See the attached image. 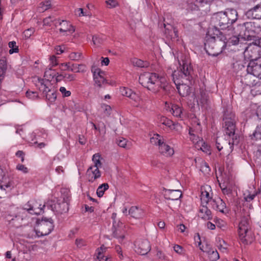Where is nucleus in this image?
Segmentation results:
<instances>
[{
    "label": "nucleus",
    "instance_id": "f257e3e1",
    "mask_svg": "<svg viewBox=\"0 0 261 261\" xmlns=\"http://www.w3.org/2000/svg\"><path fill=\"white\" fill-rule=\"evenodd\" d=\"M139 83L154 93H156L160 88L165 91L169 88L165 77L159 76L156 73L145 72L141 74L139 77Z\"/></svg>",
    "mask_w": 261,
    "mask_h": 261
},
{
    "label": "nucleus",
    "instance_id": "f03ea898",
    "mask_svg": "<svg viewBox=\"0 0 261 261\" xmlns=\"http://www.w3.org/2000/svg\"><path fill=\"white\" fill-rule=\"evenodd\" d=\"M223 121L224 123V132L225 135L231 138L229 140L228 144L232 150L233 146L239 143V139L238 135L236 134V117L234 114L232 112L230 108H226L223 112Z\"/></svg>",
    "mask_w": 261,
    "mask_h": 261
},
{
    "label": "nucleus",
    "instance_id": "7ed1b4c3",
    "mask_svg": "<svg viewBox=\"0 0 261 261\" xmlns=\"http://www.w3.org/2000/svg\"><path fill=\"white\" fill-rule=\"evenodd\" d=\"M238 19V12L235 9H227L224 12H219L215 13L212 18V21L221 29H226Z\"/></svg>",
    "mask_w": 261,
    "mask_h": 261
},
{
    "label": "nucleus",
    "instance_id": "20e7f679",
    "mask_svg": "<svg viewBox=\"0 0 261 261\" xmlns=\"http://www.w3.org/2000/svg\"><path fill=\"white\" fill-rule=\"evenodd\" d=\"M206 42L204 43V48L209 55L217 56L222 53L223 49L226 46L225 38L224 36H211L209 34L206 36Z\"/></svg>",
    "mask_w": 261,
    "mask_h": 261
},
{
    "label": "nucleus",
    "instance_id": "39448f33",
    "mask_svg": "<svg viewBox=\"0 0 261 261\" xmlns=\"http://www.w3.org/2000/svg\"><path fill=\"white\" fill-rule=\"evenodd\" d=\"M23 212V210H21L19 208H16L14 211L11 212L7 215L6 218L12 226L18 227L21 225L22 221L24 217Z\"/></svg>",
    "mask_w": 261,
    "mask_h": 261
},
{
    "label": "nucleus",
    "instance_id": "423d86ee",
    "mask_svg": "<svg viewBox=\"0 0 261 261\" xmlns=\"http://www.w3.org/2000/svg\"><path fill=\"white\" fill-rule=\"evenodd\" d=\"M176 73V70L173 71L170 69L168 70V73L171 74L172 76L173 80L176 85L179 94L183 97L187 96L190 93V88L187 84L180 82L179 80L177 77Z\"/></svg>",
    "mask_w": 261,
    "mask_h": 261
},
{
    "label": "nucleus",
    "instance_id": "0eeeda50",
    "mask_svg": "<svg viewBox=\"0 0 261 261\" xmlns=\"http://www.w3.org/2000/svg\"><path fill=\"white\" fill-rule=\"evenodd\" d=\"M244 48L245 57L252 58L256 55H261V38L255 42L248 44Z\"/></svg>",
    "mask_w": 261,
    "mask_h": 261
},
{
    "label": "nucleus",
    "instance_id": "6e6552de",
    "mask_svg": "<svg viewBox=\"0 0 261 261\" xmlns=\"http://www.w3.org/2000/svg\"><path fill=\"white\" fill-rule=\"evenodd\" d=\"M247 73L261 79V58L260 57L252 59L247 67Z\"/></svg>",
    "mask_w": 261,
    "mask_h": 261
},
{
    "label": "nucleus",
    "instance_id": "1a4fd4ad",
    "mask_svg": "<svg viewBox=\"0 0 261 261\" xmlns=\"http://www.w3.org/2000/svg\"><path fill=\"white\" fill-rule=\"evenodd\" d=\"M36 233L38 237L48 235L54 228L52 219H42L38 224Z\"/></svg>",
    "mask_w": 261,
    "mask_h": 261
},
{
    "label": "nucleus",
    "instance_id": "9d476101",
    "mask_svg": "<svg viewBox=\"0 0 261 261\" xmlns=\"http://www.w3.org/2000/svg\"><path fill=\"white\" fill-rule=\"evenodd\" d=\"M182 64L179 62L181 66L180 74L179 75L181 78H185L187 81H190L192 79V75L193 72V68L191 66L188 58L185 57L181 60Z\"/></svg>",
    "mask_w": 261,
    "mask_h": 261
},
{
    "label": "nucleus",
    "instance_id": "9b49d317",
    "mask_svg": "<svg viewBox=\"0 0 261 261\" xmlns=\"http://www.w3.org/2000/svg\"><path fill=\"white\" fill-rule=\"evenodd\" d=\"M250 228L249 216L242 217L239 226V234L241 242L244 244H247L248 241L246 237V234Z\"/></svg>",
    "mask_w": 261,
    "mask_h": 261
},
{
    "label": "nucleus",
    "instance_id": "f8f14e48",
    "mask_svg": "<svg viewBox=\"0 0 261 261\" xmlns=\"http://www.w3.org/2000/svg\"><path fill=\"white\" fill-rule=\"evenodd\" d=\"M44 207L45 205L41 207V204L38 205L36 201H29L24 205L23 208L20 210H23V216L25 215V210L32 215H40L42 213L43 208Z\"/></svg>",
    "mask_w": 261,
    "mask_h": 261
},
{
    "label": "nucleus",
    "instance_id": "ddd939ff",
    "mask_svg": "<svg viewBox=\"0 0 261 261\" xmlns=\"http://www.w3.org/2000/svg\"><path fill=\"white\" fill-rule=\"evenodd\" d=\"M91 70L93 72L94 85L102 88V85L107 83V80L104 77V72L99 68L94 70L92 68Z\"/></svg>",
    "mask_w": 261,
    "mask_h": 261
},
{
    "label": "nucleus",
    "instance_id": "4468645a",
    "mask_svg": "<svg viewBox=\"0 0 261 261\" xmlns=\"http://www.w3.org/2000/svg\"><path fill=\"white\" fill-rule=\"evenodd\" d=\"M162 194L166 199L172 201L178 200L182 196L180 190H171L166 188H163Z\"/></svg>",
    "mask_w": 261,
    "mask_h": 261
},
{
    "label": "nucleus",
    "instance_id": "2eb2a0df",
    "mask_svg": "<svg viewBox=\"0 0 261 261\" xmlns=\"http://www.w3.org/2000/svg\"><path fill=\"white\" fill-rule=\"evenodd\" d=\"M149 242L146 240L138 241L135 244V251L141 255L146 254L150 250Z\"/></svg>",
    "mask_w": 261,
    "mask_h": 261
},
{
    "label": "nucleus",
    "instance_id": "dca6fc26",
    "mask_svg": "<svg viewBox=\"0 0 261 261\" xmlns=\"http://www.w3.org/2000/svg\"><path fill=\"white\" fill-rule=\"evenodd\" d=\"M115 223V222L113 223V235L114 237L118 239L120 243H121L125 238V231L124 229V225L121 223L116 226Z\"/></svg>",
    "mask_w": 261,
    "mask_h": 261
},
{
    "label": "nucleus",
    "instance_id": "f3484780",
    "mask_svg": "<svg viewBox=\"0 0 261 261\" xmlns=\"http://www.w3.org/2000/svg\"><path fill=\"white\" fill-rule=\"evenodd\" d=\"M60 66H65L66 68L63 70H70L71 71H74L75 72H84L86 71V67L83 64H72L70 65L69 63H65L61 64Z\"/></svg>",
    "mask_w": 261,
    "mask_h": 261
},
{
    "label": "nucleus",
    "instance_id": "a211bd4d",
    "mask_svg": "<svg viewBox=\"0 0 261 261\" xmlns=\"http://www.w3.org/2000/svg\"><path fill=\"white\" fill-rule=\"evenodd\" d=\"M210 203L214 210L223 213H224V210L226 207L225 203L220 198L218 197L211 199Z\"/></svg>",
    "mask_w": 261,
    "mask_h": 261
},
{
    "label": "nucleus",
    "instance_id": "6ab92c4d",
    "mask_svg": "<svg viewBox=\"0 0 261 261\" xmlns=\"http://www.w3.org/2000/svg\"><path fill=\"white\" fill-rule=\"evenodd\" d=\"M87 173L88 181L90 182H93L101 176L99 168L97 167H90L87 170Z\"/></svg>",
    "mask_w": 261,
    "mask_h": 261
},
{
    "label": "nucleus",
    "instance_id": "aec40b11",
    "mask_svg": "<svg viewBox=\"0 0 261 261\" xmlns=\"http://www.w3.org/2000/svg\"><path fill=\"white\" fill-rule=\"evenodd\" d=\"M11 186L8 176L4 174V171L0 168V192L4 193L5 188H9Z\"/></svg>",
    "mask_w": 261,
    "mask_h": 261
},
{
    "label": "nucleus",
    "instance_id": "412c9836",
    "mask_svg": "<svg viewBox=\"0 0 261 261\" xmlns=\"http://www.w3.org/2000/svg\"><path fill=\"white\" fill-rule=\"evenodd\" d=\"M159 150L161 154L166 156H170L174 153L173 149L166 143L165 140L159 146Z\"/></svg>",
    "mask_w": 261,
    "mask_h": 261
},
{
    "label": "nucleus",
    "instance_id": "4be33fe9",
    "mask_svg": "<svg viewBox=\"0 0 261 261\" xmlns=\"http://www.w3.org/2000/svg\"><path fill=\"white\" fill-rule=\"evenodd\" d=\"M165 28V33L167 37L170 39H175L178 37V31L176 28L170 24L166 25L164 24Z\"/></svg>",
    "mask_w": 261,
    "mask_h": 261
},
{
    "label": "nucleus",
    "instance_id": "5701e85b",
    "mask_svg": "<svg viewBox=\"0 0 261 261\" xmlns=\"http://www.w3.org/2000/svg\"><path fill=\"white\" fill-rule=\"evenodd\" d=\"M128 213L132 217L136 219L142 218L144 216L143 210L137 206H132L129 210Z\"/></svg>",
    "mask_w": 261,
    "mask_h": 261
},
{
    "label": "nucleus",
    "instance_id": "b1692460",
    "mask_svg": "<svg viewBox=\"0 0 261 261\" xmlns=\"http://www.w3.org/2000/svg\"><path fill=\"white\" fill-rule=\"evenodd\" d=\"M198 216L205 220H210L212 218L211 211L204 204H201Z\"/></svg>",
    "mask_w": 261,
    "mask_h": 261
},
{
    "label": "nucleus",
    "instance_id": "393cba45",
    "mask_svg": "<svg viewBox=\"0 0 261 261\" xmlns=\"http://www.w3.org/2000/svg\"><path fill=\"white\" fill-rule=\"evenodd\" d=\"M55 208L56 211L59 213H66L68 211L69 206L67 201L63 198V201L61 202H58L55 204Z\"/></svg>",
    "mask_w": 261,
    "mask_h": 261
},
{
    "label": "nucleus",
    "instance_id": "a878e982",
    "mask_svg": "<svg viewBox=\"0 0 261 261\" xmlns=\"http://www.w3.org/2000/svg\"><path fill=\"white\" fill-rule=\"evenodd\" d=\"M200 249L207 253L208 257L211 261H216L219 258V254L217 251L211 248L208 245L206 246L205 250H203L202 248H200Z\"/></svg>",
    "mask_w": 261,
    "mask_h": 261
},
{
    "label": "nucleus",
    "instance_id": "bb28decb",
    "mask_svg": "<svg viewBox=\"0 0 261 261\" xmlns=\"http://www.w3.org/2000/svg\"><path fill=\"white\" fill-rule=\"evenodd\" d=\"M59 25H61V28L59 29L60 32H70L71 33L74 32L73 27L67 21L62 20L60 21L58 20Z\"/></svg>",
    "mask_w": 261,
    "mask_h": 261
},
{
    "label": "nucleus",
    "instance_id": "cd10ccee",
    "mask_svg": "<svg viewBox=\"0 0 261 261\" xmlns=\"http://www.w3.org/2000/svg\"><path fill=\"white\" fill-rule=\"evenodd\" d=\"M161 121L163 125L167 126L171 129H176L178 130V128L180 127V126L178 123H174L172 120L165 117H163L161 119Z\"/></svg>",
    "mask_w": 261,
    "mask_h": 261
},
{
    "label": "nucleus",
    "instance_id": "c85d7f7f",
    "mask_svg": "<svg viewBox=\"0 0 261 261\" xmlns=\"http://www.w3.org/2000/svg\"><path fill=\"white\" fill-rule=\"evenodd\" d=\"M169 111L173 115V116L177 117H181L182 109L177 105H171V107L168 106Z\"/></svg>",
    "mask_w": 261,
    "mask_h": 261
},
{
    "label": "nucleus",
    "instance_id": "c756f323",
    "mask_svg": "<svg viewBox=\"0 0 261 261\" xmlns=\"http://www.w3.org/2000/svg\"><path fill=\"white\" fill-rule=\"evenodd\" d=\"M165 139L163 137L159 134H154L153 136L150 138V142L154 145H158L159 146L161 143H163Z\"/></svg>",
    "mask_w": 261,
    "mask_h": 261
},
{
    "label": "nucleus",
    "instance_id": "7c9ffc66",
    "mask_svg": "<svg viewBox=\"0 0 261 261\" xmlns=\"http://www.w3.org/2000/svg\"><path fill=\"white\" fill-rule=\"evenodd\" d=\"M7 69L6 62L5 60H0V83L4 79Z\"/></svg>",
    "mask_w": 261,
    "mask_h": 261
},
{
    "label": "nucleus",
    "instance_id": "2f4dec72",
    "mask_svg": "<svg viewBox=\"0 0 261 261\" xmlns=\"http://www.w3.org/2000/svg\"><path fill=\"white\" fill-rule=\"evenodd\" d=\"M132 63L134 66L138 67H147L149 66V63L146 61H143L140 59L135 58L132 60Z\"/></svg>",
    "mask_w": 261,
    "mask_h": 261
},
{
    "label": "nucleus",
    "instance_id": "473e14b6",
    "mask_svg": "<svg viewBox=\"0 0 261 261\" xmlns=\"http://www.w3.org/2000/svg\"><path fill=\"white\" fill-rule=\"evenodd\" d=\"M109 186L107 183H104L100 185L97 190L96 194L98 197H101L105 192L109 189Z\"/></svg>",
    "mask_w": 261,
    "mask_h": 261
},
{
    "label": "nucleus",
    "instance_id": "72a5a7b5",
    "mask_svg": "<svg viewBox=\"0 0 261 261\" xmlns=\"http://www.w3.org/2000/svg\"><path fill=\"white\" fill-rule=\"evenodd\" d=\"M106 247L102 245L99 248L96 250V259L95 261H101L104 259V252L106 251Z\"/></svg>",
    "mask_w": 261,
    "mask_h": 261
},
{
    "label": "nucleus",
    "instance_id": "f704fd0d",
    "mask_svg": "<svg viewBox=\"0 0 261 261\" xmlns=\"http://www.w3.org/2000/svg\"><path fill=\"white\" fill-rule=\"evenodd\" d=\"M46 98L51 102L55 101L57 98V94L54 90L48 89L47 92L45 94Z\"/></svg>",
    "mask_w": 261,
    "mask_h": 261
},
{
    "label": "nucleus",
    "instance_id": "c9c22d12",
    "mask_svg": "<svg viewBox=\"0 0 261 261\" xmlns=\"http://www.w3.org/2000/svg\"><path fill=\"white\" fill-rule=\"evenodd\" d=\"M57 75V72L51 69V67L46 69L44 72V77L47 79V81H51Z\"/></svg>",
    "mask_w": 261,
    "mask_h": 261
},
{
    "label": "nucleus",
    "instance_id": "e433bc0d",
    "mask_svg": "<svg viewBox=\"0 0 261 261\" xmlns=\"http://www.w3.org/2000/svg\"><path fill=\"white\" fill-rule=\"evenodd\" d=\"M211 199L210 197V194L208 192L206 191H202L201 193V204H206Z\"/></svg>",
    "mask_w": 261,
    "mask_h": 261
},
{
    "label": "nucleus",
    "instance_id": "4c0bfd02",
    "mask_svg": "<svg viewBox=\"0 0 261 261\" xmlns=\"http://www.w3.org/2000/svg\"><path fill=\"white\" fill-rule=\"evenodd\" d=\"M150 101V98L147 95H145L143 98H141L140 102H139L136 105V107L143 108L144 107L146 103L149 102Z\"/></svg>",
    "mask_w": 261,
    "mask_h": 261
},
{
    "label": "nucleus",
    "instance_id": "58836bf2",
    "mask_svg": "<svg viewBox=\"0 0 261 261\" xmlns=\"http://www.w3.org/2000/svg\"><path fill=\"white\" fill-rule=\"evenodd\" d=\"M100 155L99 153H95L93 155L92 161L94 163V167L100 168L102 164L100 161Z\"/></svg>",
    "mask_w": 261,
    "mask_h": 261
},
{
    "label": "nucleus",
    "instance_id": "ea45409f",
    "mask_svg": "<svg viewBox=\"0 0 261 261\" xmlns=\"http://www.w3.org/2000/svg\"><path fill=\"white\" fill-rule=\"evenodd\" d=\"M38 83L40 84V85H38L39 90L44 94L47 92L48 89H50L47 86V83H45L43 80H39Z\"/></svg>",
    "mask_w": 261,
    "mask_h": 261
},
{
    "label": "nucleus",
    "instance_id": "a19ab883",
    "mask_svg": "<svg viewBox=\"0 0 261 261\" xmlns=\"http://www.w3.org/2000/svg\"><path fill=\"white\" fill-rule=\"evenodd\" d=\"M8 45L9 47L11 48L9 51L10 54H12L14 53H17L18 51V46H16V42L14 41H10L9 42Z\"/></svg>",
    "mask_w": 261,
    "mask_h": 261
},
{
    "label": "nucleus",
    "instance_id": "79ce46f5",
    "mask_svg": "<svg viewBox=\"0 0 261 261\" xmlns=\"http://www.w3.org/2000/svg\"><path fill=\"white\" fill-rule=\"evenodd\" d=\"M210 168L208 164L205 162H202L201 164L200 171L204 174H206L210 172Z\"/></svg>",
    "mask_w": 261,
    "mask_h": 261
},
{
    "label": "nucleus",
    "instance_id": "37998d69",
    "mask_svg": "<svg viewBox=\"0 0 261 261\" xmlns=\"http://www.w3.org/2000/svg\"><path fill=\"white\" fill-rule=\"evenodd\" d=\"M199 145H201L200 149L201 150L207 153L210 154V147L207 144H206L205 142H203L202 140L201 142H200Z\"/></svg>",
    "mask_w": 261,
    "mask_h": 261
},
{
    "label": "nucleus",
    "instance_id": "c03bdc74",
    "mask_svg": "<svg viewBox=\"0 0 261 261\" xmlns=\"http://www.w3.org/2000/svg\"><path fill=\"white\" fill-rule=\"evenodd\" d=\"M251 11L256 13V15L261 18V2L252 8Z\"/></svg>",
    "mask_w": 261,
    "mask_h": 261
},
{
    "label": "nucleus",
    "instance_id": "a18cd8bd",
    "mask_svg": "<svg viewBox=\"0 0 261 261\" xmlns=\"http://www.w3.org/2000/svg\"><path fill=\"white\" fill-rule=\"evenodd\" d=\"M253 137L257 139L261 140V124L259 126H257L253 134Z\"/></svg>",
    "mask_w": 261,
    "mask_h": 261
},
{
    "label": "nucleus",
    "instance_id": "49530a36",
    "mask_svg": "<svg viewBox=\"0 0 261 261\" xmlns=\"http://www.w3.org/2000/svg\"><path fill=\"white\" fill-rule=\"evenodd\" d=\"M200 102L203 105V106L207 105L208 101V97L205 92L201 93Z\"/></svg>",
    "mask_w": 261,
    "mask_h": 261
},
{
    "label": "nucleus",
    "instance_id": "de8ad7c7",
    "mask_svg": "<svg viewBox=\"0 0 261 261\" xmlns=\"http://www.w3.org/2000/svg\"><path fill=\"white\" fill-rule=\"evenodd\" d=\"M82 54L80 53H72L69 55V58L71 60L77 61L80 59Z\"/></svg>",
    "mask_w": 261,
    "mask_h": 261
},
{
    "label": "nucleus",
    "instance_id": "09e8293b",
    "mask_svg": "<svg viewBox=\"0 0 261 261\" xmlns=\"http://www.w3.org/2000/svg\"><path fill=\"white\" fill-rule=\"evenodd\" d=\"M92 41L94 45H98L103 42V39L98 36L94 35L92 37Z\"/></svg>",
    "mask_w": 261,
    "mask_h": 261
},
{
    "label": "nucleus",
    "instance_id": "8fccbe9b",
    "mask_svg": "<svg viewBox=\"0 0 261 261\" xmlns=\"http://www.w3.org/2000/svg\"><path fill=\"white\" fill-rule=\"evenodd\" d=\"M120 91L122 95L129 98L133 91L131 89L123 87L121 89Z\"/></svg>",
    "mask_w": 261,
    "mask_h": 261
},
{
    "label": "nucleus",
    "instance_id": "3c124183",
    "mask_svg": "<svg viewBox=\"0 0 261 261\" xmlns=\"http://www.w3.org/2000/svg\"><path fill=\"white\" fill-rule=\"evenodd\" d=\"M244 195L245 201L247 202H250L251 201L254 199V197L257 195V192L253 194L248 193L247 194V193H244Z\"/></svg>",
    "mask_w": 261,
    "mask_h": 261
},
{
    "label": "nucleus",
    "instance_id": "603ef678",
    "mask_svg": "<svg viewBox=\"0 0 261 261\" xmlns=\"http://www.w3.org/2000/svg\"><path fill=\"white\" fill-rule=\"evenodd\" d=\"M126 140L125 139L120 138L116 139V143L121 147L125 148L126 145Z\"/></svg>",
    "mask_w": 261,
    "mask_h": 261
},
{
    "label": "nucleus",
    "instance_id": "864d4df0",
    "mask_svg": "<svg viewBox=\"0 0 261 261\" xmlns=\"http://www.w3.org/2000/svg\"><path fill=\"white\" fill-rule=\"evenodd\" d=\"M129 98L134 100L135 102L137 103V105L140 102V100L141 99V97L137 93L132 91V94L129 97Z\"/></svg>",
    "mask_w": 261,
    "mask_h": 261
},
{
    "label": "nucleus",
    "instance_id": "5fc2aeb1",
    "mask_svg": "<svg viewBox=\"0 0 261 261\" xmlns=\"http://www.w3.org/2000/svg\"><path fill=\"white\" fill-rule=\"evenodd\" d=\"M26 96L29 98L33 99L37 98L38 97V94H37V92H33V91H28L26 92Z\"/></svg>",
    "mask_w": 261,
    "mask_h": 261
},
{
    "label": "nucleus",
    "instance_id": "6e6d98bb",
    "mask_svg": "<svg viewBox=\"0 0 261 261\" xmlns=\"http://www.w3.org/2000/svg\"><path fill=\"white\" fill-rule=\"evenodd\" d=\"M106 3L109 6V8H114L118 5V3L115 0H108Z\"/></svg>",
    "mask_w": 261,
    "mask_h": 261
},
{
    "label": "nucleus",
    "instance_id": "4d7b16f0",
    "mask_svg": "<svg viewBox=\"0 0 261 261\" xmlns=\"http://www.w3.org/2000/svg\"><path fill=\"white\" fill-rule=\"evenodd\" d=\"M60 91L61 92L62 95L65 97L69 96L71 94L70 91L67 90L66 88L64 87H60Z\"/></svg>",
    "mask_w": 261,
    "mask_h": 261
},
{
    "label": "nucleus",
    "instance_id": "13d9d810",
    "mask_svg": "<svg viewBox=\"0 0 261 261\" xmlns=\"http://www.w3.org/2000/svg\"><path fill=\"white\" fill-rule=\"evenodd\" d=\"M16 169L18 170L22 171L24 173L28 172V169L24 165L22 164H18L16 166Z\"/></svg>",
    "mask_w": 261,
    "mask_h": 261
},
{
    "label": "nucleus",
    "instance_id": "bf43d9fd",
    "mask_svg": "<svg viewBox=\"0 0 261 261\" xmlns=\"http://www.w3.org/2000/svg\"><path fill=\"white\" fill-rule=\"evenodd\" d=\"M65 79L66 81L68 82H71L75 80V75L72 74H64Z\"/></svg>",
    "mask_w": 261,
    "mask_h": 261
},
{
    "label": "nucleus",
    "instance_id": "052dcab7",
    "mask_svg": "<svg viewBox=\"0 0 261 261\" xmlns=\"http://www.w3.org/2000/svg\"><path fill=\"white\" fill-rule=\"evenodd\" d=\"M55 49V50L56 51L57 54L60 55L64 52V49H65V47L64 45L57 46Z\"/></svg>",
    "mask_w": 261,
    "mask_h": 261
},
{
    "label": "nucleus",
    "instance_id": "680f3d73",
    "mask_svg": "<svg viewBox=\"0 0 261 261\" xmlns=\"http://www.w3.org/2000/svg\"><path fill=\"white\" fill-rule=\"evenodd\" d=\"M75 244L77 247L81 248L85 245V243L82 239H76L75 241Z\"/></svg>",
    "mask_w": 261,
    "mask_h": 261
},
{
    "label": "nucleus",
    "instance_id": "e2e57ef3",
    "mask_svg": "<svg viewBox=\"0 0 261 261\" xmlns=\"http://www.w3.org/2000/svg\"><path fill=\"white\" fill-rule=\"evenodd\" d=\"M53 21V18L51 16L46 17L43 19V24L45 25H50V23Z\"/></svg>",
    "mask_w": 261,
    "mask_h": 261
},
{
    "label": "nucleus",
    "instance_id": "0e129e2a",
    "mask_svg": "<svg viewBox=\"0 0 261 261\" xmlns=\"http://www.w3.org/2000/svg\"><path fill=\"white\" fill-rule=\"evenodd\" d=\"M156 256L160 259L166 260L167 259V257L160 250L157 251Z\"/></svg>",
    "mask_w": 261,
    "mask_h": 261
},
{
    "label": "nucleus",
    "instance_id": "69168bd1",
    "mask_svg": "<svg viewBox=\"0 0 261 261\" xmlns=\"http://www.w3.org/2000/svg\"><path fill=\"white\" fill-rule=\"evenodd\" d=\"M102 107L104 109V112L106 114L107 116H109L111 114V107L108 105H104Z\"/></svg>",
    "mask_w": 261,
    "mask_h": 261
},
{
    "label": "nucleus",
    "instance_id": "338daca9",
    "mask_svg": "<svg viewBox=\"0 0 261 261\" xmlns=\"http://www.w3.org/2000/svg\"><path fill=\"white\" fill-rule=\"evenodd\" d=\"M34 29H30L24 32V36L26 37H30L34 33Z\"/></svg>",
    "mask_w": 261,
    "mask_h": 261
},
{
    "label": "nucleus",
    "instance_id": "774afa93",
    "mask_svg": "<svg viewBox=\"0 0 261 261\" xmlns=\"http://www.w3.org/2000/svg\"><path fill=\"white\" fill-rule=\"evenodd\" d=\"M50 61L51 62V67H54L58 64L56 57L54 55L50 57Z\"/></svg>",
    "mask_w": 261,
    "mask_h": 261
}]
</instances>
